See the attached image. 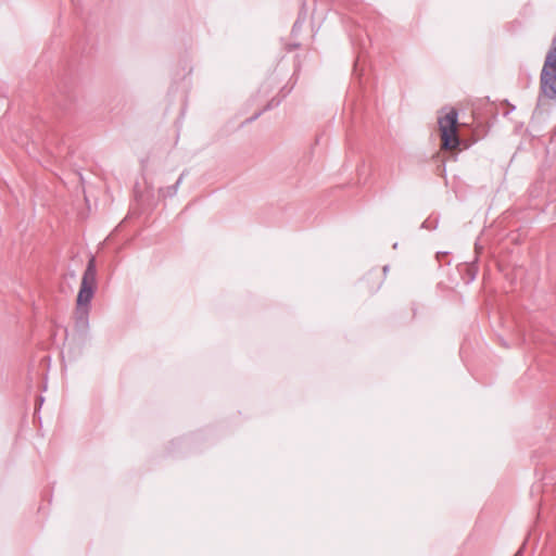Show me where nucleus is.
Listing matches in <instances>:
<instances>
[{
  "label": "nucleus",
  "instance_id": "3",
  "mask_svg": "<svg viewBox=\"0 0 556 556\" xmlns=\"http://www.w3.org/2000/svg\"><path fill=\"white\" fill-rule=\"evenodd\" d=\"M94 283H96V270H94V261L90 260L87 269L84 274L80 289L77 295V306L83 307L85 305H88L90 300L93 296V290H94Z\"/></svg>",
  "mask_w": 556,
  "mask_h": 556
},
{
  "label": "nucleus",
  "instance_id": "2",
  "mask_svg": "<svg viewBox=\"0 0 556 556\" xmlns=\"http://www.w3.org/2000/svg\"><path fill=\"white\" fill-rule=\"evenodd\" d=\"M540 88L544 97L556 99V37L545 58L541 73Z\"/></svg>",
  "mask_w": 556,
  "mask_h": 556
},
{
  "label": "nucleus",
  "instance_id": "1",
  "mask_svg": "<svg viewBox=\"0 0 556 556\" xmlns=\"http://www.w3.org/2000/svg\"><path fill=\"white\" fill-rule=\"evenodd\" d=\"M438 126L441 139V149L446 151H456L460 140L458 129V113L454 108H445L439 112Z\"/></svg>",
  "mask_w": 556,
  "mask_h": 556
},
{
  "label": "nucleus",
  "instance_id": "4",
  "mask_svg": "<svg viewBox=\"0 0 556 556\" xmlns=\"http://www.w3.org/2000/svg\"><path fill=\"white\" fill-rule=\"evenodd\" d=\"M515 556H519V554H516Z\"/></svg>",
  "mask_w": 556,
  "mask_h": 556
}]
</instances>
